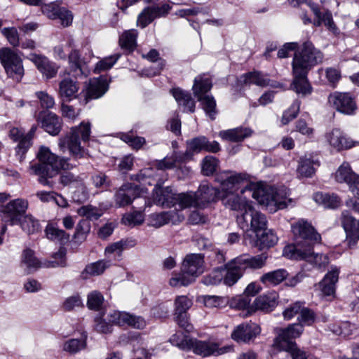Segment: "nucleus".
<instances>
[{
  "label": "nucleus",
  "instance_id": "obj_40",
  "mask_svg": "<svg viewBox=\"0 0 359 359\" xmlns=\"http://www.w3.org/2000/svg\"><path fill=\"white\" fill-rule=\"evenodd\" d=\"M137 31L135 29L126 30L119 37V45L121 48L132 51L136 47Z\"/></svg>",
  "mask_w": 359,
  "mask_h": 359
},
{
  "label": "nucleus",
  "instance_id": "obj_34",
  "mask_svg": "<svg viewBox=\"0 0 359 359\" xmlns=\"http://www.w3.org/2000/svg\"><path fill=\"white\" fill-rule=\"evenodd\" d=\"M268 256L265 253H262L255 257H250L247 255H242L237 257L238 264H241L244 271L248 268L259 269L265 266Z\"/></svg>",
  "mask_w": 359,
  "mask_h": 359
},
{
  "label": "nucleus",
  "instance_id": "obj_39",
  "mask_svg": "<svg viewBox=\"0 0 359 359\" xmlns=\"http://www.w3.org/2000/svg\"><path fill=\"white\" fill-rule=\"evenodd\" d=\"M288 273L285 269H278L264 273L260 281L264 285H276L287 278Z\"/></svg>",
  "mask_w": 359,
  "mask_h": 359
},
{
  "label": "nucleus",
  "instance_id": "obj_17",
  "mask_svg": "<svg viewBox=\"0 0 359 359\" xmlns=\"http://www.w3.org/2000/svg\"><path fill=\"white\" fill-rule=\"evenodd\" d=\"M28 208L27 201L17 198L11 201L3 208L2 212L9 217L11 224H16L22 219Z\"/></svg>",
  "mask_w": 359,
  "mask_h": 359
},
{
  "label": "nucleus",
  "instance_id": "obj_1",
  "mask_svg": "<svg viewBox=\"0 0 359 359\" xmlns=\"http://www.w3.org/2000/svg\"><path fill=\"white\" fill-rule=\"evenodd\" d=\"M38 163L29 166L31 173L39 177V182L45 186L52 187V179L56 177L61 170L70 168L68 160L58 156L45 146H41L36 154Z\"/></svg>",
  "mask_w": 359,
  "mask_h": 359
},
{
  "label": "nucleus",
  "instance_id": "obj_42",
  "mask_svg": "<svg viewBox=\"0 0 359 359\" xmlns=\"http://www.w3.org/2000/svg\"><path fill=\"white\" fill-rule=\"evenodd\" d=\"M18 224H19L22 230L28 234H34L41 230V226L39 221L31 215H26L23 216V218L21 219Z\"/></svg>",
  "mask_w": 359,
  "mask_h": 359
},
{
  "label": "nucleus",
  "instance_id": "obj_54",
  "mask_svg": "<svg viewBox=\"0 0 359 359\" xmlns=\"http://www.w3.org/2000/svg\"><path fill=\"white\" fill-rule=\"evenodd\" d=\"M66 250L65 248H60V250L53 255V260L48 261L44 263L46 267H64L66 266Z\"/></svg>",
  "mask_w": 359,
  "mask_h": 359
},
{
  "label": "nucleus",
  "instance_id": "obj_38",
  "mask_svg": "<svg viewBox=\"0 0 359 359\" xmlns=\"http://www.w3.org/2000/svg\"><path fill=\"white\" fill-rule=\"evenodd\" d=\"M327 140L330 145L337 150L347 149L351 147L342 131L339 129H333L327 135Z\"/></svg>",
  "mask_w": 359,
  "mask_h": 359
},
{
  "label": "nucleus",
  "instance_id": "obj_18",
  "mask_svg": "<svg viewBox=\"0 0 359 359\" xmlns=\"http://www.w3.org/2000/svg\"><path fill=\"white\" fill-rule=\"evenodd\" d=\"M341 223L346 234L348 245L349 248H353L359 240V222L347 212H344Z\"/></svg>",
  "mask_w": 359,
  "mask_h": 359
},
{
  "label": "nucleus",
  "instance_id": "obj_41",
  "mask_svg": "<svg viewBox=\"0 0 359 359\" xmlns=\"http://www.w3.org/2000/svg\"><path fill=\"white\" fill-rule=\"evenodd\" d=\"M173 97L179 104H182L188 108L189 111L194 112L195 109V102L188 93L183 91L180 88H174L171 90Z\"/></svg>",
  "mask_w": 359,
  "mask_h": 359
},
{
  "label": "nucleus",
  "instance_id": "obj_25",
  "mask_svg": "<svg viewBox=\"0 0 359 359\" xmlns=\"http://www.w3.org/2000/svg\"><path fill=\"white\" fill-rule=\"evenodd\" d=\"M37 120L41 124V128L52 135H57L61 130L59 117L50 111L40 112Z\"/></svg>",
  "mask_w": 359,
  "mask_h": 359
},
{
  "label": "nucleus",
  "instance_id": "obj_64",
  "mask_svg": "<svg viewBox=\"0 0 359 359\" xmlns=\"http://www.w3.org/2000/svg\"><path fill=\"white\" fill-rule=\"evenodd\" d=\"M316 320V315L314 312L310 309L305 307L304 305L301 310L300 314L298 316V320L299 321V325H311Z\"/></svg>",
  "mask_w": 359,
  "mask_h": 359
},
{
  "label": "nucleus",
  "instance_id": "obj_5",
  "mask_svg": "<svg viewBox=\"0 0 359 359\" xmlns=\"http://www.w3.org/2000/svg\"><path fill=\"white\" fill-rule=\"evenodd\" d=\"M323 59L322 53L316 49L310 41L303 43L301 50L295 52L292 61V69L309 72L311 68Z\"/></svg>",
  "mask_w": 359,
  "mask_h": 359
},
{
  "label": "nucleus",
  "instance_id": "obj_55",
  "mask_svg": "<svg viewBox=\"0 0 359 359\" xmlns=\"http://www.w3.org/2000/svg\"><path fill=\"white\" fill-rule=\"evenodd\" d=\"M262 231L261 234L259 233V236H257V238L263 246L270 248L276 244L278 237L272 230L266 228Z\"/></svg>",
  "mask_w": 359,
  "mask_h": 359
},
{
  "label": "nucleus",
  "instance_id": "obj_6",
  "mask_svg": "<svg viewBox=\"0 0 359 359\" xmlns=\"http://www.w3.org/2000/svg\"><path fill=\"white\" fill-rule=\"evenodd\" d=\"M283 255L292 259H305L318 268L326 266L329 264V258L326 255L314 254L312 245L303 249V245H287L283 249Z\"/></svg>",
  "mask_w": 359,
  "mask_h": 359
},
{
  "label": "nucleus",
  "instance_id": "obj_16",
  "mask_svg": "<svg viewBox=\"0 0 359 359\" xmlns=\"http://www.w3.org/2000/svg\"><path fill=\"white\" fill-rule=\"evenodd\" d=\"M203 258L201 254L187 255L183 261L181 272L184 273L189 277L194 278L195 280L196 278L203 272Z\"/></svg>",
  "mask_w": 359,
  "mask_h": 359
},
{
  "label": "nucleus",
  "instance_id": "obj_60",
  "mask_svg": "<svg viewBox=\"0 0 359 359\" xmlns=\"http://www.w3.org/2000/svg\"><path fill=\"white\" fill-rule=\"evenodd\" d=\"M93 184L97 188L101 190H107L111 187V181L106 174L103 172H98L94 174L91 177Z\"/></svg>",
  "mask_w": 359,
  "mask_h": 359
},
{
  "label": "nucleus",
  "instance_id": "obj_48",
  "mask_svg": "<svg viewBox=\"0 0 359 359\" xmlns=\"http://www.w3.org/2000/svg\"><path fill=\"white\" fill-rule=\"evenodd\" d=\"M110 266V262L107 260H99L88 264L83 271V273H87L90 276H99L102 274L107 268Z\"/></svg>",
  "mask_w": 359,
  "mask_h": 359
},
{
  "label": "nucleus",
  "instance_id": "obj_8",
  "mask_svg": "<svg viewBox=\"0 0 359 359\" xmlns=\"http://www.w3.org/2000/svg\"><path fill=\"white\" fill-rule=\"evenodd\" d=\"M239 226L248 230L250 229L259 236V233L266 228L267 220L265 215L256 210L252 205L247 208L245 212L236 216Z\"/></svg>",
  "mask_w": 359,
  "mask_h": 359
},
{
  "label": "nucleus",
  "instance_id": "obj_45",
  "mask_svg": "<svg viewBox=\"0 0 359 359\" xmlns=\"http://www.w3.org/2000/svg\"><path fill=\"white\" fill-rule=\"evenodd\" d=\"M77 213L81 217H86L87 220H97L103 215L101 209L92 205L80 207L77 210Z\"/></svg>",
  "mask_w": 359,
  "mask_h": 359
},
{
  "label": "nucleus",
  "instance_id": "obj_19",
  "mask_svg": "<svg viewBox=\"0 0 359 359\" xmlns=\"http://www.w3.org/2000/svg\"><path fill=\"white\" fill-rule=\"evenodd\" d=\"M261 329L256 323L241 324L231 334L233 340L238 342H248L259 334Z\"/></svg>",
  "mask_w": 359,
  "mask_h": 359
},
{
  "label": "nucleus",
  "instance_id": "obj_11",
  "mask_svg": "<svg viewBox=\"0 0 359 359\" xmlns=\"http://www.w3.org/2000/svg\"><path fill=\"white\" fill-rule=\"evenodd\" d=\"M168 175L163 173L158 179L153 190V199L156 204L163 208H171L176 205V195L171 187H163V184L168 180Z\"/></svg>",
  "mask_w": 359,
  "mask_h": 359
},
{
  "label": "nucleus",
  "instance_id": "obj_46",
  "mask_svg": "<svg viewBox=\"0 0 359 359\" xmlns=\"http://www.w3.org/2000/svg\"><path fill=\"white\" fill-rule=\"evenodd\" d=\"M22 263L27 268V273H32L41 266L40 262L34 257V251L26 249L22 254Z\"/></svg>",
  "mask_w": 359,
  "mask_h": 359
},
{
  "label": "nucleus",
  "instance_id": "obj_62",
  "mask_svg": "<svg viewBox=\"0 0 359 359\" xmlns=\"http://www.w3.org/2000/svg\"><path fill=\"white\" fill-rule=\"evenodd\" d=\"M103 296L97 291H93L88 295L87 306L91 310H99L103 303Z\"/></svg>",
  "mask_w": 359,
  "mask_h": 359
},
{
  "label": "nucleus",
  "instance_id": "obj_33",
  "mask_svg": "<svg viewBox=\"0 0 359 359\" xmlns=\"http://www.w3.org/2000/svg\"><path fill=\"white\" fill-rule=\"evenodd\" d=\"M334 177L337 182L339 183L345 182L351 188V185H353L359 176L357 175L352 170L348 163H343L337 170Z\"/></svg>",
  "mask_w": 359,
  "mask_h": 359
},
{
  "label": "nucleus",
  "instance_id": "obj_63",
  "mask_svg": "<svg viewBox=\"0 0 359 359\" xmlns=\"http://www.w3.org/2000/svg\"><path fill=\"white\" fill-rule=\"evenodd\" d=\"M224 278V269H217L203 278V283L206 285H215L219 283Z\"/></svg>",
  "mask_w": 359,
  "mask_h": 359
},
{
  "label": "nucleus",
  "instance_id": "obj_29",
  "mask_svg": "<svg viewBox=\"0 0 359 359\" xmlns=\"http://www.w3.org/2000/svg\"><path fill=\"white\" fill-rule=\"evenodd\" d=\"M252 130L249 128L238 127L219 133V137L225 141L239 142L251 136Z\"/></svg>",
  "mask_w": 359,
  "mask_h": 359
},
{
  "label": "nucleus",
  "instance_id": "obj_58",
  "mask_svg": "<svg viewBox=\"0 0 359 359\" xmlns=\"http://www.w3.org/2000/svg\"><path fill=\"white\" fill-rule=\"evenodd\" d=\"M192 304V300L187 296L176 297L174 302L175 313H187Z\"/></svg>",
  "mask_w": 359,
  "mask_h": 359
},
{
  "label": "nucleus",
  "instance_id": "obj_9",
  "mask_svg": "<svg viewBox=\"0 0 359 359\" xmlns=\"http://www.w3.org/2000/svg\"><path fill=\"white\" fill-rule=\"evenodd\" d=\"M0 61L8 76L20 81L24 75V67L21 58L11 48L0 50Z\"/></svg>",
  "mask_w": 359,
  "mask_h": 359
},
{
  "label": "nucleus",
  "instance_id": "obj_22",
  "mask_svg": "<svg viewBox=\"0 0 359 359\" xmlns=\"http://www.w3.org/2000/svg\"><path fill=\"white\" fill-rule=\"evenodd\" d=\"M170 9V7L168 4H163L161 6H153L147 7L139 15L137 23L142 27H145L155 18L167 14Z\"/></svg>",
  "mask_w": 359,
  "mask_h": 359
},
{
  "label": "nucleus",
  "instance_id": "obj_31",
  "mask_svg": "<svg viewBox=\"0 0 359 359\" xmlns=\"http://www.w3.org/2000/svg\"><path fill=\"white\" fill-rule=\"evenodd\" d=\"M108 90V83L104 78H94L89 81L86 98L97 99L102 97Z\"/></svg>",
  "mask_w": 359,
  "mask_h": 359
},
{
  "label": "nucleus",
  "instance_id": "obj_13",
  "mask_svg": "<svg viewBox=\"0 0 359 359\" xmlns=\"http://www.w3.org/2000/svg\"><path fill=\"white\" fill-rule=\"evenodd\" d=\"M303 330L302 325L296 323L284 329L280 328L277 330L278 336L275 339V344L280 350L291 346L292 344H297L292 339L299 337Z\"/></svg>",
  "mask_w": 359,
  "mask_h": 359
},
{
  "label": "nucleus",
  "instance_id": "obj_44",
  "mask_svg": "<svg viewBox=\"0 0 359 359\" xmlns=\"http://www.w3.org/2000/svg\"><path fill=\"white\" fill-rule=\"evenodd\" d=\"M176 205H178L180 208L184 209L189 207H198L197 198H196L195 193L187 192L177 194L176 195Z\"/></svg>",
  "mask_w": 359,
  "mask_h": 359
},
{
  "label": "nucleus",
  "instance_id": "obj_24",
  "mask_svg": "<svg viewBox=\"0 0 359 359\" xmlns=\"http://www.w3.org/2000/svg\"><path fill=\"white\" fill-rule=\"evenodd\" d=\"M222 194V189L219 191L208 184H201L196 192H195L197 198L198 208H204L208 203L215 201L219 198Z\"/></svg>",
  "mask_w": 359,
  "mask_h": 359
},
{
  "label": "nucleus",
  "instance_id": "obj_2",
  "mask_svg": "<svg viewBox=\"0 0 359 359\" xmlns=\"http://www.w3.org/2000/svg\"><path fill=\"white\" fill-rule=\"evenodd\" d=\"M248 175L244 172L233 173L231 171H224L217 174L215 180L222 186V194L219 199L223 205L241 215L245 212L247 208L251 205L245 199L241 198L236 193L237 186L241 182L248 180Z\"/></svg>",
  "mask_w": 359,
  "mask_h": 359
},
{
  "label": "nucleus",
  "instance_id": "obj_59",
  "mask_svg": "<svg viewBox=\"0 0 359 359\" xmlns=\"http://www.w3.org/2000/svg\"><path fill=\"white\" fill-rule=\"evenodd\" d=\"M204 305L208 308H221L226 305L225 297L216 295H205L203 297Z\"/></svg>",
  "mask_w": 359,
  "mask_h": 359
},
{
  "label": "nucleus",
  "instance_id": "obj_15",
  "mask_svg": "<svg viewBox=\"0 0 359 359\" xmlns=\"http://www.w3.org/2000/svg\"><path fill=\"white\" fill-rule=\"evenodd\" d=\"M191 344L190 345V350L203 357L211 355H221L231 349L228 346L219 348V345L217 343L210 341H200L196 339H193Z\"/></svg>",
  "mask_w": 359,
  "mask_h": 359
},
{
  "label": "nucleus",
  "instance_id": "obj_10",
  "mask_svg": "<svg viewBox=\"0 0 359 359\" xmlns=\"http://www.w3.org/2000/svg\"><path fill=\"white\" fill-rule=\"evenodd\" d=\"M292 231L295 237L296 244L303 245V249L309 247V244L313 245L320 241V236L318 233L312 225L305 220H299L292 226Z\"/></svg>",
  "mask_w": 359,
  "mask_h": 359
},
{
  "label": "nucleus",
  "instance_id": "obj_23",
  "mask_svg": "<svg viewBox=\"0 0 359 359\" xmlns=\"http://www.w3.org/2000/svg\"><path fill=\"white\" fill-rule=\"evenodd\" d=\"M187 149L192 154L199 153L204 150L217 153L220 150L219 144L217 141L209 142L204 136L198 137L187 142Z\"/></svg>",
  "mask_w": 359,
  "mask_h": 359
},
{
  "label": "nucleus",
  "instance_id": "obj_49",
  "mask_svg": "<svg viewBox=\"0 0 359 359\" xmlns=\"http://www.w3.org/2000/svg\"><path fill=\"white\" fill-rule=\"evenodd\" d=\"M108 314L105 316V314L102 313L95 318L94 327L97 332L106 334L112 331V326L114 324L109 320Z\"/></svg>",
  "mask_w": 359,
  "mask_h": 359
},
{
  "label": "nucleus",
  "instance_id": "obj_36",
  "mask_svg": "<svg viewBox=\"0 0 359 359\" xmlns=\"http://www.w3.org/2000/svg\"><path fill=\"white\" fill-rule=\"evenodd\" d=\"M319 166V163L311 158H302L299 161L297 169V174L302 177H311L316 172V167Z\"/></svg>",
  "mask_w": 359,
  "mask_h": 359
},
{
  "label": "nucleus",
  "instance_id": "obj_56",
  "mask_svg": "<svg viewBox=\"0 0 359 359\" xmlns=\"http://www.w3.org/2000/svg\"><path fill=\"white\" fill-rule=\"evenodd\" d=\"M86 346L85 339H72L64 344V351L74 354L85 348Z\"/></svg>",
  "mask_w": 359,
  "mask_h": 359
},
{
  "label": "nucleus",
  "instance_id": "obj_52",
  "mask_svg": "<svg viewBox=\"0 0 359 359\" xmlns=\"http://www.w3.org/2000/svg\"><path fill=\"white\" fill-rule=\"evenodd\" d=\"M192 339L193 338L184 335L182 332H177L171 337L170 341L173 345L179 347L180 349L189 351L190 345L192 344Z\"/></svg>",
  "mask_w": 359,
  "mask_h": 359
},
{
  "label": "nucleus",
  "instance_id": "obj_20",
  "mask_svg": "<svg viewBox=\"0 0 359 359\" xmlns=\"http://www.w3.org/2000/svg\"><path fill=\"white\" fill-rule=\"evenodd\" d=\"M140 195L137 186L124 184L121 187L115 194L114 201L116 205L123 207L132 203L133 201Z\"/></svg>",
  "mask_w": 359,
  "mask_h": 359
},
{
  "label": "nucleus",
  "instance_id": "obj_43",
  "mask_svg": "<svg viewBox=\"0 0 359 359\" xmlns=\"http://www.w3.org/2000/svg\"><path fill=\"white\" fill-rule=\"evenodd\" d=\"M45 232L46 237L51 241L67 243L69 239V235L68 233L52 224H48L46 226Z\"/></svg>",
  "mask_w": 359,
  "mask_h": 359
},
{
  "label": "nucleus",
  "instance_id": "obj_32",
  "mask_svg": "<svg viewBox=\"0 0 359 359\" xmlns=\"http://www.w3.org/2000/svg\"><path fill=\"white\" fill-rule=\"evenodd\" d=\"M79 90L78 83L70 78H67L60 82L58 93L62 99L70 101L77 97Z\"/></svg>",
  "mask_w": 359,
  "mask_h": 359
},
{
  "label": "nucleus",
  "instance_id": "obj_50",
  "mask_svg": "<svg viewBox=\"0 0 359 359\" xmlns=\"http://www.w3.org/2000/svg\"><path fill=\"white\" fill-rule=\"evenodd\" d=\"M36 128V126H32L28 133L25 135V137L22 140L20 144L16 147L17 154L20 156V159L31 146L32 140L35 135Z\"/></svg>",
  "mask_w": 359,
  "mask_h": 359
},
{
  "label": "nucleus",
  "instance_id": "obj_47",
  "mask_svg": "<svg viewBox=\"0 0 359 359\" xmlns=\"http://www.w3.org/2000/svg\"><path fill=\"white\" fill-rule=\"evenodd\" d=\"M172 213L171 212H162L154 213L149 217V224L155 228H159L170 222Z\"/></svg>",
  "mask_w": 359,
  "mask_h": 359
},
{
  "label": "nucleus",
  "instance_id": "obj_51",
  "mask_svg": "<svg viewBox=\"0 0 359 359\" xmlns=\"http://www.w3.org/2000/svg\"><path fill=\"white\" fill-rule=\"evenodd\" d=\"M354 328V325L347 321L341 322L339 324H333L330 327L334 334L344 337L351 335Z\"/></svg>",
  "mask_w": 359,
  "mask_h": 359
},
{
  "label": "nucleus",
  "instance_id": "obj_12",
  "mask_svg": "<svg viewBox=\"0 0 359 359\" xmlns=\"http://www.w3.org/2000/svg\"><path fill=\"white\" fill-rule=\"evenodd\" d=\"M328 103L337 111L352 115L357 109L355 98L349 93L334 92L328 96Z\"/></svg>",
  "mask_w": 359,
  "mask_h": 359
},
{
  "label": "nucleus",
  "instance_id": "obj_30",
  "mask_svg": "<svg viewBox=\"0 0 359 359\" xmlns=\"http://www.w3.org/2000/svg\"><path fill=\"white\" fill-rule=\"evenodd\" d=\"M277 299L278 294L276 292L260 295L255 299L252 306L255 311L270 312L276 306Z\"/></svg>",
  "mask_w": 359,
  "mask_h": 359
},
{
  "label": "nucleus",
  "instance_id": "obj_53",
  "mask_svg": "<svg viewBox=\"0 0 359 359\" xmlns=\"http://www.w3.org/2000/svg\"><path fill=\"white\" fill-rule=\"evenodd\" d=\"M90 231V224L87 219H81L76 225L74 238L79 243L84 241Z\"/></svg>",
  "mask_w": 359,
  "mask_h": 359
},
{
  "label": "nucleus",
  "instance_id": "obj_37",
  "mask_svg": "<svg viewBox=\"0 0 359 359\" xmlns=\"http://www.w3.org/2000/svg\"><path fill=\"white\" fill-rule=\"evenodd\" d=\"M313 199L317 203L328 208H336L341 204L340 198L334 194L316 193Z\"/></svg>",
  "mask_w": 359,
  "mask_h": 359
},
{
  "label": "nucleus",
  "instance_id": "obj_35",
  "mask_svg": "<svg viewBox=\"0 0 359 359\" xmlns=\"http://www.w3.org/2000/svg\"><path fill=\"white\" fill-rule=\"evenodd\" d=\"M238 82L240 85L255 84L262 87L270 85V80L259 72H252L243 74L238 79ZM271 86H277L273 84H271Z\"/></svg>",
  "mask_w": 359,
  "mask_h": 359
},
{
  "label": "nucleus",
  "instance_id": "obj_7",
  "mask_svg": "<svg viewBox=\"0 0 359 359\" xmlns=\"http://www.w3.org/2000/svg\"><path fill=\"white\" fill-rule=\"evenodd\" d=\"M211 88L212 82L209 78L205 77L204 75H199L195 78L193 86L194 94L198 100L201 102L205 113L211 119H215L217 114L215 100L213 97L204 95L210 90Z\"/></svg>",
  "mask_w": 359,
  "mask_h": 359
},
{
  "label": "nucleus",
  "instance_id": "obj_27",
  "mask_svg": "<svg viewBox=\"0 0 359 359\" xmlns=\"http://www.w3.org/2000/svg\"><path fill=\"white\" fill-rule=\"evenodd\" d=\"M237 257L226 264V271L224 270V283L228 286L233 285L243 275L245 271L241 264H239Z\"/></svg>",
  "mask_w": 359,
  "mask_h": 359
},
{
  "label": "nucleus",
  "instance_id": "obj_21",
  "mask_svg": "<svg viewBox=\"0 0 359 359\" xmlns=\"http://www.w3.org/2000/svg\"><path fill=\"white\" fill-rule=\"evenodd\" d=\"M293 80L291 88L298 95L306 96L312 92V87L309 83L307 74L304 70L292 69Z\"/></svg>",
  "mask_w": 359,
  "mask_h": 359
},
{
  "label": "nucleus",
  "instance_id": "obj_61",
  "mask_svg": "<svg viewBox=\"0 0 359 359\" xmlns=\"http://www.w3.org/2000/svg\"><path fill=\"white\" fill-rule=\"evenodd\" d=\"M119 55L116 54L114 55H111L109 57H107L100 60L95 66V72L100 73L102 71H106L112 67V66L116 62L118 59L119 58Z\"/></svg>",
  "mask_w": 359,
  "mask_h": 359
},
{
  "label": "nucleus",
  "instance_id": "obj_57",
  "mask_svg": "<svg viewBox=\"0 0 359 359\" xmlns=\"http://www.w3.org/2000/svg\"><path fill=\"white\" fill-rule=\"evenodd\" d=\"M217 166L218 160L215 157L208 156L203 160L202 172L206 176L212 175L216 171Z\"/></svg>",
  "mask_w": 359,
  "mask_h": 359
},
{
  "label": "nucleus",
  "instance_id": "obj_26",
  "mask_svg": "<svg viewBox=\"0 0 359 359\" xmlns=\"http://www.w3.org/2000/svg\"><path fill=\"white\" fill-rule=\"evenodd\" d=\"M28 59L36 65L46 79L53 78L57 74V68L47 57L32 53L28 56Z\"/></svg>",
  "mask_w": 359,
  "mask_h": 359
},
{
  "label": "nucleus",
  "instance_id": "obj_4",
  "mask_svg": "<svg viewBox=\"0 0 359 359\" xmlns=\"http://www.w3.org/2000/svg\"><path fill=\"white\" fill-rule=\"evenodd\" d=\"M252 195L257 198L260 204L277 207L278 209H283L292 203V199L287 196L286 189H276L271 187H261L257 188V191H254Z\"/></svg>",
  "mask_w": 359,
  "mask_h": 359
},
{
  "label": "nucleus",
  "instance_id": "obj_14",
  "mask_svg": "<svg viewBox=\"0 0 359 359\" xmlns=\"http://www.w3.org/2000/svg\"><path fill=\"white\" fill-rule=\"evenodd\" d=\"M108 317L110 322L119 326L128 325L136 329H143L146 326L143 318L126 312L112 311L109 313Z\"/></svg>",
  "mask_w": 359,
  "mask_h": 359
},
{
  "label": "nucleus",
  "instance_id": "obj_28",
  "mask_svg": "<svg viewBox=\"0 0 359 359\" xmlns=\"http://www.w3.org/2000/svg\"><path fill=\"white\" fill-rule=\"evenodd\" d=\"M339 270L336 266L332 267L324 278L319 283L320 290L325 296H332L335 294L336 284L339 280Z\"/></svg>",
  "mask_w": 359,
  "mask_h": 359
},
{
  "label": "nucleus",
  "instance_id": "obj_3",
  "mask_svg": "<svg viewBox=\"0 0 359 359\" xmlns=\"http://www.w3.org/2000/svg\"><path fill=\"white\" fill-rule=\"evenodd\" d=\"M90 134V124L82 123L79 126L72 128L69 135L60 140L59 146L61 149H64L67 144L74 158H81L84 157L86 151L81 146L79 139L81 137L83 142H86L89 140Z\"/></svg>",
  "mask_w": 359,
  "mask_h": 359
}]
</instances>
